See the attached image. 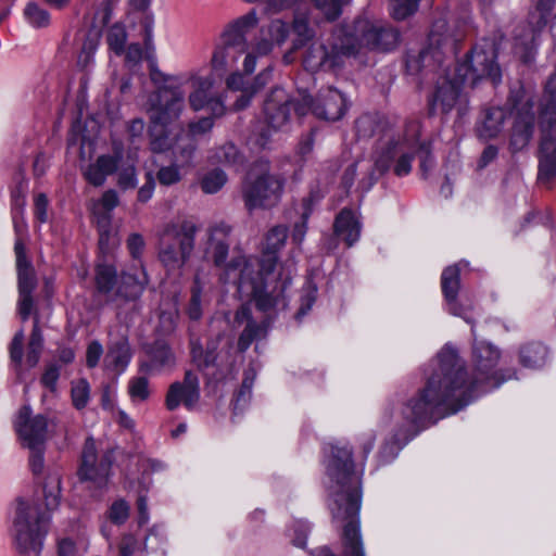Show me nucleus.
I'll use <instances>...</instances> for the list:
<instances>
[{"label": "nucleus", "instance_id": "7", "mask_svg": "<svg viewBox=\"0 0 556 556\" xmlns=\"http://www.w3.org/2000/svg\"><path fill=\"white\" fill-rule=\"evenodd\" d=\"M498 51L494 41L483 39L475 43L456 62L454 74L464 84H469L471 88L478 86L482 80H488L493 87L502 84V70L497 62Z\"/></svg>", "mask_w": 556, "mask_h": 556}, {"label": "nucleus", "instance_id": "3", "mask_svg": "<svg viewBox=\"0 0 556 556\" xmlns=\"http://www.w3.org/2000/svg\"><path fill=\"white\" fill-rule=\"evenodd\" d=\"M62 479L58 472H49L42 484L43 506L29 503L23 497L16 498L15 515L12 523L13 545L24 556H39L50 530L52 511L61 503Z\"/></svg>", "mask_w": 556, "mask_h": 556}, {"label": "nucleus", "instance_id": "14", "mask_svg": "<svg viewBox=\"0 0 556 556\" xmlns=\"http://www.w3.org/2000/svg\"><path fill=\"white\" fill-rule=\"evenodd\" d=\"M465 84L456 77H442L438 79L426 98V110L429 118L437 115H447L456 108L462 99Z\"/></svg>", "mask_w": 556, "mask_h": 556}, {"label": "nucleus", "instance_id": "24", "mask_svg": "<svg viewBox=\"0 0 556 556\" xmlns=\"http://www.w3.org/2000/svg\"><path fill=\"white\" fill-rule=\"evenodd\" d=\"M513 116V126L509 138L511 153L522 151L530 143L535 128V113H531V104L522 112Z\"/></svg>", "mask_w": 556, "mask_h": 556}, {"label": "nucleus", "instance_id": "29", "mask_svg": "<svg viewBox=\"0 0 556 556\" xmlns=\"http://www.w3.org/2000/svg\"><path fill=\"white\" fill-rule=\"evenodd\" d=\"M355 129L357 137L362 139L374 136L384 138L393 130L389 118L377 112L361 115L355 122Z\"/></svg>", "mask_w": 556, "mask_h": 556}, {"label": "nucleus", "instance_id": "52", "mask_svg": "<svg viewBox=\"0 0 556 556\" xmlns=\"http://www.w3.org/2000/svg\"><path fill=\"white\" fill-rule=\"evenodd\" d=\"M128 394L132 402H144L150 397L149 380L144 376L132 377L128 382Z\"/></svg>", "mask_w": 556, "mask_h": 556}, {"label": "nucleus", "instance_id": "18", "mask_svg": "<svg viewBox=\"0 0 556 556\" xmlns=\"http://www.w3.org/2000/svg\"><path fill=\"white\" fill-rule=\"evenodd\" d=\"M315 99L314 115L319 119L336 122L348 111L344 94L333 87L320 89Z\"/></svg>", "mask_w": 556, "mask_h": 556}, {"label": "nucleus", "instance_id": "16", "mask_svg": "<svg viewBox=\"0 0 556 556\" xmlns=\"http://www.w3.org/2000/svg\"><path fill=\"white\" fill-rule=\"evenodd\" d=\"M231 226L225 222H218L208 227V240L205 249V258L212 261L215 267L233 269L240 266V261L232 260L227 264L229 254L228 237L231 233Z\"/></svg>", "mask_w": 556, "mask_h": 556}, {"label": "nucleus", "instance_id": "56", "mask_svg": "<svg viewBox=\"0 0 556 556\" xmlns=\"http://www.w3.org/2000/svg\"><path fill=\"white\" fill-rule=\"evenodd\" d=\"M393 2L391 16L403 21L418 10V0H391Z\"/></svg>", "mask_w": 556, "mask_h": 556}, {"label": "nucleus", "instance_id": "12", "mask_svg": "<svg viewBox=\"0 0 556 556\" xmlns=\"http://www.w3.org/2000/svg\"><path fill=\"white\" fill-rule=\"evenodd\" d=\"M113 463L114 453L111 450L105 451L98 459L96 441L88 437L83 445L77 476L81 482L89 481L99 488L105 486L112 475Z\"/></svg>", "mask_w": 556, "mask_h": 556}, {"label": "nucleus", "instance_id": "48", "mask_svg": "<svg viewBox=\"0 0 556 556\" xmlns=\"http://www.w3.org/2000/svg\"><path fill=\"white\" fill-rule=\"evenodd\" d=\"M123 157V148L114 147L113 153L101 154L96 159V162L106 176H111L119 169Z\"/></svg>", "mask_w": 556, "mask_h": 556}, {"label": "nucleus", "instance_id": "26", "mask_svg": "<svg viewBox=\"0 0 556 556\" xmlns=\"http://www.w3.org/2000/svg\"><path fill=\"white\" fill-rule=\"evenodd\" d=\"M460 268L457 264L445 267L441 274V291L450 314L463 317L464 306L458 302Z\"/></svg>", "mask_w": 556, "mask_h": 556}, {"label": "nucleus", "instance_id": "42", "mask_svg": "<svg viewBox=\"0 0 556 556\" xmlns=\"http://www.w3.org/2000/svg\"><path fill=\"white\" fill-rule=\"evenodd\" d=\"M227 181L228 177L223 169L213 168L201 178L200 187L205 194H215Z\"/></svg>", "mask_w": 556, "mask_h": 556}, {"label": "nucleus", "instance_id": "55", "mask_svg": "<svg viewBox=\"0 0 556 556\" xmlns=\"http://www.w3.org/2000/svg\"><path fill=\"white\" fill-rule=\"evenodd\" d=\"M182 178L179 165L173 163L167 166H161L156 173V179L162 186H173L178 184Z\"/></svg>", "mask_w": 556, "mask_h": 556}, {"label": "nucleus", "instance_id": "35", "mask_svg": "<svg viewBox=\"0 0 556 556\" xmlns=\"http://www.w3.org/2000/svg\"><path fill=\"white\" fill-rule=\"evenodd\" d=\"M148 281V274L144 269L142 279L134 274L124 273L117 292L127 301H136L143 294Z\"/></svg>", "mask_w": 556, "mask_h": 556}, {"label": "nucleus", "instance_id": "37", "mask_svg": "<svg viewBox=\"0 0 556 556\" xmlns=\"http://www.w3.org/2000/svg\"><path fill=\"white\" fill-rule=\"evenodd\" d=\"M313 7L320 13V20L316 21L317 25L321 23L332 24L337 22L342 13L343 8L351 0H309Z\"/></svg>", "mask_w": 556, "mask_h": 556}, {"label": "nucleus", "instance_id": "59", "mask_svg": "<svg viewBox=\"0 0 556 556\" xmlns=\"http://www.w3.org/2000/svg\"><path fill=\"white\" fill-rule=\"evenodd\" d=\"M10 198L11 214H21V218L23 219L26 205L25 186L23 181L16 184V186L11 190Z\"/></svg>", "mask_w": 556, "mask_h": 556}, {"label": "nucleus", "instance_id": "28", "mask_svg": "<svg viewBox=\"0 0 556 556\" xmlns=\"http://www.w3.org/2000/svg\"><path fill=\"white\" fill-rule=\"evenodd\" d=\"M197 150L195 138L186 135L185 129L179 126L176 130L170 131V147L165 151H172L174 162L179 166H188L191 164Z\"/></svg>", "mask_w": 556, "mask_h": 556}, {"label": "nucleus", "instance_id": "51", "mask_svg": "<svg viewBox=\"0 0 556 556\" xmlns=\"http://www.w3.org/2000/svg\"><path fill=\"white\" fill-rule=\"evenodd\" d=\"M202 288L199 285L198 280H195L194 285L190 290V300L186 307V314L188 318L192 321H199L202 318Z\"/></svg>", "mask_w": 556, "mask_h": 556}, {"label": "nucleus", "instance_id": "19", "mask_svg": "<svg viewBox=\"0 0 556 556\" xmlns=\"http://www.w3.org/2000/svg\"><path fill=\"white\" fill-rule=\"evenodd\" d=\"M220 336L210 337L205 344L201 338L193 333L189 336V353L191 363L198 370L204 371L208 368L216 367L219 357Z\"/></svg>", "mask_w": 556, "mask_h": 556}, {"label": "nucleus", "instance_id": "5", "mask_svg": "<svg viewBox=\"0 0 556 556\" xmlns=\"http://www.w3.org/2000/svg\"><path fill=\"white\" fill-rule=\"evenodd\" d=\"M400 42V30L390 24L375 23L362 16L341 24L340 48L346 56H355L362 49L391 52Z\"/></svg>", "mask_w": 556, "mask_h": 556}, {"label": "nucleus", "instance_id": "17", "mask_svg": "<svg viewBox=\"0 0 556 556\" xmlns=\"http://www.w3.org/2000/svg\"><path fill=\"white\" fill-rule=\"evenodd\" d=\"M291 97L283 88L275 87L267 94L263 104V113L267 125L277 130L285 126L291 116Z\"/></svg>", "mask_w": 556, "mask_h": 556}, {"label": "nucleus", "instance_id": "46", "mask_svg": "<svg viewBox=\"0 0 556 556\" xmlns=\"http://www.w3.org/2000/svg\"><path fill=\"white\" fill-rule=\"evenodd\" d=\"M317 287L316 285L308 282L307 286L302 290L300 295V306L294 314V319L301 323L303 318L311 312L317 300Z\"/></svg>", "mask_w": 556, "mask_h": 556}, {"label": "nucleus", "instance_id": "60", "mask_svg": "<svg viewBox=\"0 0 556 556\" xmlns=\"http://www.w3.org/2000/svg\"><path fill=\"white\" fill-rule=\"evenodd\" d=\"M29 450L28 465L35 477H39L45 467V451L46 445H38Z\"/></svg>", "mask_w": 556, "mask_h": 556}, {"label": "nucleus", "instance_id": "25", "mask_svg": "<svg viewBox=\"0 0 556 556\" xmlns=\"http://www.w3.org/2000/svg\"><path fill=\"white\" fill-rule=\"evenodd\" d=\"M362 229L363 224L351 207L341 208L334 217L333 235L341 239L348 249L358 242Z\"/></svg>", "mask_w": 556, "mask_h": 556}, {"label": "nucleus", "instance_id": "4", "mask_svg": "<svg viewBox=\"0 0 556 556\" xmlns=\"http://www.w3.org/2000/svg\"><path fill=\"white\" fill-rule=\"evenodd\" d=\"M286 240L287 229L281 226L273 227L265 237L258 269L254 270L245 263L240 270L239 287L250 289L251 301L262 313H267L277 306L290 283V280L282 279L281 273L276 271L278 252Z\"/></svg>", "mask_w": 556, "mask_h": 556}, {"label": "nucleus", "instance_id": "32", "mask_svg": "<svg viewBox=\"0 0 556 556\" xmlns=\"http://www.w3.org/2000/svg\"><path fill=\"white\" fill-rule=\"evenodd\" d=\"M132 358V351L129 340L126 336H121L108 344L106 359L110 365L119 370L125 371Z\"/></svg>", "mask_w": 556, "mask_h": 556}, {"label": "nucleus", "instance_id": "44", "mask_svg": "<svg viewBox=\"0 0 556 556\" xmlns=\"http://www.w3.org/2000/svg\"><path fill=\"white\" fill-rule=\"evenodd\" d=\"M130 516V505L125 498L112 502L105 511V518L114 526H124Z\"/></svg>", "mask_w": 556, "mask_h": 556}, {"label": "nucleus", "instance_id": "49", "mask_svg": "<svg viewBox=\"0 0 556 556\" xmlns=\"http://www.w3.org/2000/svg\"><path fill=\"white\" fill-rule=\"evenodd\" d=\"M291 33L290 24L281 20H274L268 25V36L270 42H265L266 49H271L273 45L281 46L286 42Z\"/></svg>", "mask_w": 556, "mask_h": 556}, {"label": "nucleus", "instance_id": "20", "mask_svg": "<svg viewBox=\"0 0 556 556\" xmlns=\"http://www.w3.org/2000/svg\"><path fill=\"white\" fill-rule=\"evenodd\" d=\"M143 351L148 361L140 363L139 371L146 374L161 371L175 364V353L170 344L164 338H156L152 342L146 343L143 345Z\"/></svg>", "mask_w": 556, "mask_h": 556}, {"label": "nucleus", "instance_id": "33", "mask_svg": "<svg viewBox=\"0 0 556 556\" xmlns=\"http://www.w3.org/2000/svg\"><path fill=\"white\" fill-rule=\"evenodd\" d=\"M290 28L294 38L292 39L289 53H294L308 43L313 42L315 38V30L309 26V18L306 14H298L294 16Z\"/></svg>", "mask_w": 556, "mask_h": 556}, {"label": "nucleus", "instance_id": "40", "mask_svg": "<svg viewBox=\"0 0 556 556\" xmlns=\"http://www.w3.org/2000/svg\"><path fill=\"white\" fill-rule=\"evenodd\" d=\"M199 399H193L192 396L189 400L188 392L182 388L179 381L173 382L166 393L165 396V406L169 412L175 410L182 403L187 409H192Z\"/></svg>", "mask_w": 556, "mask_h": 556}, {"label": "nucleus", "instance_id": "31", "mask_svg": "<svg viewBox=\"0 0 556 556\" xmlns=\"http://www.w3.org/2000/svg\"><path fill=\"white\" fill-rule=\"evenodd\" d=\"M549 350L541 341H530L520 345L518 362L523 368L541 369L548 361Z\"/></svg>", "mask_w": 556, "mask_h": 556}, {"label": "nucleus", "instance_id": "8", "mask_svg": "<svg viewBox=\"0 0 556 556\" xmlns=\"http://www.w3.org/2000/svg\"><path fill=\"white\" fill-rule=\"evenodd\" d=\"M412 132L407 134V123L404 134L393 130L384 138H379L374 150V165L379 176L391 169L396 177H406L412 173L415 154L409 150Z\"/></svg>", "mask_w": 556, "mask_h": 556}, {"label": "nucleus", "instance_id": "13", "mask_svg": "<svg viewBox=\"0 0 556 556\" xmlns=\"http://www.w3.org/2000/svg\"><path fill=\"white\" fill-rule=\"evenodd\" d=\"M14 430L21 444L26 448H34L38 445H46L49 427H54V419H48L42 414L33 416L29 405H23L13 422Z\"/></svg>", "mask_w": 556, "mask_h": 556}, {"label": "nucleus", "instance_id": "23", "mask_svg": "<svg viewBox=\"0 0 556 556\" xmlns=\"http://www.w3.org/2000/svg\"><path fill=\"white\" fill-rule=\"evenodd\" d=\"M165 542L166 538L157 526L148 530L142 543L132 533H125L118 543V556H134L139 549L147 554L154 553L162 548Z\"/></svg>", "mask_w": 556, "mask_h": 556}, {"label": "nucleus", "instance_id": "10", "mask_svg": "<svg viewBox=\"0 0 556 556\" xmlns=\"http://www.w3.org/2000/svg\"><path fill=\"white\" fill-rule=\"evenodd\" d=\"M197 225L182 220L173 236L166 232L161 239L159 260L167 271H175L185 266L194 249Z\"/></svg>", "mask_w": 556, "mask_h": 556}, {"label": "nucleus", "instance_id": "53", "mask_svg": "<svg viewBox=\"0 0 556 556\" xmlns=\"http://www.w3.org/2000/svg\"><path fill=\"white\" fill-rule=\"evenodd\" d=\"M72 404L77 410L84 409L90 399V386L87 379L81 378L71 389Z\"/></svg>", "mask_w": 556, "mask_h": 556}, {"label": "nucleus", "instance_id": "62", "mask_svg": "<svg viewBox=\"0 0 556 556\" xmlns=\"http://www.w3.org/2000/svg\"><path fill=\"white\" fill-rule=\"evenodd\" d=\"M99 204L101 205L102 211H94V215L97 217L98 214H108L109 216H112V211L119 204L117 192L114 189L105 190L99 200Z\"/></svg>", "mask_w": 556, "mask_h": 556}, {"label": "nucleus", "instance_id": "39", "mask_svg": "<svg viewBox=\"0 0 556 556\" xmlns=\"http://www.w3.org/2000/svg\"><path fill=\"white\" fill-rule=\"evenodd\" d=\"M528 104H531V113H534V100L527 96L526 88L521 83L509 88L505 105L510 115L522 113Z\"/></svg>", "mask_w": 556, "mask_h": 556}, {"label": "nucleus", "instance_id": "50", "mask_svg": "<svg viewBox=\"0 0 556 556\" xmlns=\"http://www.w3.org/2000/svg\"><path fill=\"white\" fill-rule=\"evenodd\" d=\"M98 247L101 253L105 254L110 250V240L112 237V216L108 214H98L97 218Z\"/></svg>", "mask_w": 556, "mask_h": 556}, {"label": "nucleus", "instance_id": "45", "mask_svg": "<svg viewBox=\"0 0 556 556\" xmlns=\"http://www.w3.org/2000/svg\"><path fill=\"white\" fill-rule=\"evenodd\" d=\"M25 21L34 28H43L50 24V14L36 2H28L24 9Z\"/></svg>", "mask_w": 556, "mask_h": 556}, {"label": "nucleus", "instance_id": "54", "mask_svg": "<svg viewBox=\"0 0 556 556\" xmlns=\"http://www.w3.org/2000/svg\"><path fill=\"white\" fill-rule=\"evenodd\" d=\"M116 185L122 191L132 190L138 185L137 168L134 164H128L117 170Z\"/></svg>", "mask_w": 556, "mask_h": 556}, {"label": "nucleus", "instance_id": "2", "mask_svg": "<svg viewBox=\"0 0 556 556\" xmlns=\"http://www.w3.org/2000/svg\"><path fill=\"white\" fill-rule=\"evenodd\" d=\"M153 24L152 15H147L141 21L150 79L156 87L149 97L148 135L150 150L153 153H165L170 147V131L180 126L176 125V122L179 121L185 108V92L179 85H167L175 77L163 73L157 67L154 55Z\"/></svg>", "mask_w": 556, "mask_h": 556}, {"label": "nucleus", "instance_id": "63", "mask_svg": "<svg viewBox=\"0 0 556 556\" xmlns=\"http://www.w3.org/2000/svg\"><path fill=\"white\" fill-rule=\"evenodd\" d=\"M83 176L85 180L93 187L103 186L108 177L96 161L87 166Z\"/></svg>", "mask_w": 556, "mask_h": 556}, {"label": "nucleus", "instance_id": "36", "mask_svg": "<svg viewBox=\"0 0 556 556\" xmlns=\"http://www.w3.org/2000/svg\"><path fill=\"white\" fill-rule=\"evenodd\" d=\"M117 269L115 265L98 263L94 267V285L101 294L111 293L117 283Z\"/></svg>", "mask_w": 556, "mask_h": 556}, {"label": "nucleus", "instance_id": "22", "mask_svg": "<svg viewBox=\"0 0 556 556\" xmlns=\"http://www.w3.org/2000/svg\"><path fill=\"white\" fill-rule=\"evenodd\" d=\"M443 53L440 47L428 45L418 52L408 50L405 54L404 64L407 75H418L422 71L435 72L442 66Z\"/></svg>", "mask_w": 556, "mask_h": 556}, {"label": "nucleus", "instance_id": "43", "mask_svg": "<svg viewBox=\"0 0 556 556\" xmlns=\"http://www.w3.org/2000/svg\"><path fill=\"white\" fill-rule=\"evenodd\" d=\"M402 448L403 444L400 442V439L396 434L392 435L390 439H387L380 446L376 456L377 467L391 464L397 457Z\"/></svg>", "mask_w": 556, "mask_h": 556}, {"label": "nucleus", "instance_id": "38", "mask_svg": "<svg viewBox=\"0 0 556 556\" xmlns=\"http://www.w3.org/2000/svg\"><path fill=\"white\" fill-rule=\"evenodd\" d=\"M555 0H536L535 13L529 16V23L532 25L533 39L541 34L547 26L554 11Z\"/></svg>", "mask_w": 556, "mask_h": 556}, {"label": "nucleus", "instance_id": "41", "mask_svg": "<svg viewBox=\"0 0 556 556\" xmlns=\"http://www.w3.org/2000/svg\"><path fill=\"white\" fill-rule=\"evenodd\" d=\"M192 86L194 90L189 94L190 108L198 112L205 108L211 96H208L212 89V81L208 78L198 77L193 79Z\"/></svg>", "mask_w": 556, "mask_h": 556}, {"label": "nucleus", "instance_id": "57", "mask_svg": "<svg viewBox=\"0 0 556 556\" xmlns=\"http://www.w3.org/2000/svg\"><path fill=\"white\" fill-rule=\"evenodd\" d=\"M119 0H102L93 15V23L103 28L109 25L112 20L113 10Z\"/></svg>", "mask_w": 556, "mask_h": 556}, {"label": "nucleus", "instance_id": "47", "mask_svg": "<svg viewBox=\"0 0 556 556\" xmlns=\"http://www.w3.org/2000/svg\"><path fill=\"white\" fill-rule=\"evenodd\" d=\"M126 40L127 33L125 27L119 23L113 24L106 34L109 49L117 56H121L125 52Z\"/></svg>", "mask_w": 556, "mask_h": 556}, {"label": "nucleus", "instance_id": "30", "mask_svg": "<svg viewBox=\"0 0 556 556\" xmlns=\"http://www.w3.org/2000/svg\"><path fill=\"white\" fill-rule=\"evenodd\" d=\"M505 112L502 108H486L482 113V118L476 125V135L481 140L494 139L502 131Z\"/></svg>", "mask_w": 556, "mask_h": 556}, {"label": "nucleus", "instance_id": "61", "mask_svg": "<svg viewBox=\"0 0 556 556\" xmlns=\"http://www.w3.org/2000/svg\"><path fill=\"white\" fill-rule=\"evenodd\" d=\"M23 340L24 333L22 330H20L14 334L9 346L10 359L16 368H21L23 363Z\"/></svg>", "mask_w": 556, "mask_h": 556}, {"label": "nucleus", "instance_id": "21", "mask_svg": "<svg viewBox=\"0 0 556 556\" xmlns=\"http://www.w3.org/2000/svg\"><path fill=\"white\" fill-rule=\"evenodd\" d=\"M421 124L410 121L407 123V134L412 132L409 140V150L419 160V170L421 177L427 179L429 172L433 168L435 159L433 155V141L431 139H421Z\"/></svg>", "mask_w": 556, "mask_h": 556}, {"label": "nucleus", "instance_id": "34", "mask_svg": "<svg viewBox=\"0 0 556 556\" xmlns=\"http://www.w3.org/2000/svg\"><path fill=\"white\" fill-rule=\"evenodd\" d=\"M213 159L216 163L233 168L236 172L242 169L247 162L244 153L230 141L217 147L214 151Z\"/></svg>", "mask_w": 556, "mask_h": 556}, {"label": "nucleus", "instance_id": "9", "mask_svg": "<svg viewBox=\"0 0 556 556\" xmlns=\"http://www.w3.org/2000/svg\"><path fill=\"white\" fill-rule=\"evenodd\" d=\"M258 17L255 9L229 23L222 33V45L217 46L212 56L215 70L232 67L248 50L245 35L255 28Z\"/></svg>", "mask_w": 556, "mask_h": 556}, {"label": "nucleus", "instance_id": "58", "mask_svg": "<svg viewBox=\"0 0 556 556\" xmlns=\"http://www.w3.org/2000/svg\"><path fill=\"white\" fill-rule=\"evenodd\" d=\"M261 327L255 320L248 323L238 338V349L241 352L247 351L254 340L258 337Z\"/></svg>", "mask_w": 556, "mask_h": 556}, {"label": "nucleus", "instance_id": "11", "mask_svg": "<svg viewBox=\"0 0 556 556\" xmlns=\"http://www.w3.org/2000/svg\"><path fill=\"white\" fill-rule=\"evenodd\" d=\"M283 181L276 175L263 173L242 181V198L245 208L252 213L258 208H271L281 198Z\"/></svg>", "mask_w": 556, "mask_h": 556}, {"label": "nucleus", "instance_id": "27", "mask_svg": "<svg viewBox=\"0 0 556 556\" xmlns=\"http://www.w3.org/2000/svg\"><path fill=\"white\" fill-rule=\"evenodd\" d=\"M16 258V276L18 293H34L37 286V275L31 261L27 257L26 247L18 238L14 243Z\"/></svg>", "mask_w": 556, "mask_h": 556}, {"label": "nucleus", "instance_id": "64", "mask_svg": "<svg viewBox=\"0 0 556 556\" xmlns=\"http://www.w3.org/2000/svg\"><path fill=\"white\" fill-rule=\"evenodd\" d=\"M60 378V367L55 363L46 366L43 374L40 378L42 387L51 392L56 390L58 380Z\"/></svg>", "mask_w": 556, "mask_h": 556}, {"label": "nucleus", "instance_id": "1", "mask_svg": "<svg viewBox=\"0 0 556 556\" xmlns=\"http://www.w3.org/2000/svg\"><path fill=\"white\" fill-rule=\"evenodd\" d=\"M500 357L501 352L493 344L475 342L473 372L470 376L458 351L445 344L438 354V368L417 395L404 404L403 418L415 427L433 425L462 410L482 393L495 390L510 379H517L515 368L495 369Z\"/></svg>", "mask_w": 556, "mask_h": 556}, {"label": "nucleus", "instance_id": "6", "mask_svg": "<svg viewBox=\"0 0 556 556\" xmlns=\"http://www.w3.org/2000/svg\"><path fill=\"white\" fill-rule=\"evenodd\" d=\"M540 127L538 181L549 186L556 179V74L551 75L544 85Z\"/></svg>", "mask_w": 556, "mask_h": 556}, {"label": "nucleus", "instance_id": "15", "mask_svg": "<svg viewBox=\"0 0 556 556\" xmlns=\"http://www.w3.org/2000/svg\"><path fill=\"white\" fill-rule=\"evenodd\" d=\"M341 45V25L334 33V42L328 48L323 42H311L305 50L302 64L303 67L311 73L318 71H331L342 65L343 50L340 48Z\"/></svg>", "mask_w": 556, "mask_h": 556}]
</instances>
